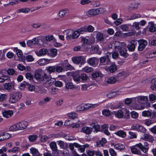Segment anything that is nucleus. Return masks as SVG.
<instances>
[{
    "label": "nucleus",
    "instance_id": "72a5a7b5",
    "mask_svg": "<svg viewBox=\"0 0 156 156\" xmlns=\"http://www.w3.org/2000/svg\"><path fill=\"white\" fill-rule=\"evenodd\" d=\"M96 37L97 39L99 41H103L104 40L103 33L100 32H98L97 33Z\"/></svg>",
    "mask_w": 156,
    "mask_h": 156
},
{
    "label": "nucleus",
    "instance_id": "f257e3e1",
    "mask_svg": "<svg viewBox=\"0 0 156 156\" xmlns=\"http://www.w3.org/2000/svg\"><path fill=\"white\" fill-rule=\"evenodd\" d=\"M34 77L36 79L39 81H43L48 78V76L45 73H43L41 71H37L35 72Z\"/></svg>",
    "mask_w": 156,
    "mask_h": 156
},
{
    "label": "nucleus",
    "instance_id": "4468645a",
    "mask_svg": "<svg viewBox=\"0 0 156 156\" xmlns=\"http://www.w3.org/2000/svg\"><path fill=\"white\" fill-rule=\"evenodd\" d=\"M144 138L143 139L145 140L153 143L154 140V137L153 136L148 133H145L144 135Z\"/></svg>",
    "mask_w": 156,
    "mask_h": 156
},
{
    "label": "nucleus",
    "instance_id": "37998d69",
    "mask_svg": "<svg viewBox=\"0 0 156 156\" xmlns=\"http://www.w3.org/2000/svg\"><path fill=\"white\" fill-rule=\"evenodd\" d=\"M89 147V145L88 144H86L83 145H80V146L77 148H78V150H79L81 152H83L85 151V148L86 147Z\"/></svg>",
    "mask_w": 156,
    "mask_h": 156
},
{
    "label": "nucleus",
    "instance_id": "f3484780",
    "mask_svg": "<svg viewBox=\"0 0 156 156\" xmlns=\"http://www.w3.org/2000/svg\"><path fill=\"white\" fill-rule=\"evenodd\" d=\"M38 43V40L36 38H34L32 40H28L27 44L28 46H30L33 44H37Z\"/></svg>",
    "mask_w": 156,
    "mask_h": 156
},
{
    "label": "nucleus",
    "instance_id": "e2e57ef3",
    "mask_svg": "<svg viewBox=\"0 0 156 156\" xmlns=\"http://www.w3.org/2000/svg\"><path fill=\"white\" fill-rule=\"evenodd\" d=\"M109 152L111 156H116L117 153L112 148H110L109 150Z\"/></svg>",
    "mask_w": 156,
    "mask_h": 156
},
{
    "label": "nucleus",
    "instance_id": "a878e982",
    "mask_svg": "<svg viewBox=\"0 0 156 156\" xmlns=\"http://www.w3.org/2000/svg\"><path fill=\"white\" fill-rule=\"evenodd\" d=\"M4 88L6 90H9L11 89L13 87V84L11 83H8L3 84Z\"/></svg>",
    "mask_w": 156,
    "mask_h": 156
},
{
    "label": "nucleus",
    "instance_id": "c9c22d12",
    "mask_svg": "<svg viewBox=\"0 0 156 156\" xmlns=\"http://www.w3.org/2000/svg\"><path fill=\"white\" fill-rule=\"evenodd\" d=\"M94 69L93 68L89 67L88 66L85 67L82 69V71L83 72L89 73L92 72L93 71Z\"/></svg>",
    "mask_w": 156,
    "mask_h": 156
},
{
    "label": "nucleus",
    "instance_id": "7c9ffc66",
    "mask_svg": "<svg viewBox=\"0 0 156 156\" xmlns=\"http://www.w3.org/2000/svg\"><path fill=\"white\" fill-rule=\"evenodd\" d=\"M85 110H87L90 108H95L98 106L97 104H83Z\"/></svg>",
    "mask_w": 156,
    "mask_h": 156
},
{
    "label": "nucleus",
    "instance_id": "4d7b16f0",
    "mask_svg": "<svg viewBox=\"0 0 156 156\" xmlns=\"http://www.w3.org/2000/svg\"><path fill=\"white\" fill-rule=\"evenodd\" d=\"M73 39H76L79 36L80 34L77 30L75 31L72 30Z\"/></svg>",
    "mask_w": 156,
    "mask_h": 156
},
{
    "label": "nucleus",
    "instance_id": "49530a36",
    "mask_svg": "<svg viewBox=\"0 0 156 156\" xmlns=\"http://www.w3.org/2000/svg\"><path fill=\"white\" fill-rule=\"evenodd\" d=\"M79 34L80 35V34H83L85 32H86V27H81L77 30Z\"/></svg>",
    "mask_w": 156,
    "mask_h": 156
},
{
    "label": "nucleus",
    "instance_id": "338daca9",
    "mask_svg": "<svg viewBox=\"0 0 156 156\" xmlns=\"http://www.w3.org/2000/svg\"><path fill=\"white\" fill-rule=\"evenodd\" d=\"M131 115L132 118H137L138 116V114L135 111H132L131 112Z\"/></svg>",
    "mask_w": 156,
    "mask_h": 156
},
{
    "label": "nucleus",
    "instance_id": "c03bdc74",
    "mask_svg": "<svg viewBox=\"0 0 156 156\" xmlns=\"http://www.w3.org/2000/svg\"><path fill=\"white\" fill-rule=\"evenodd\" d=\"M78 147L80 146V144L76 143H73L69 144V147L70 149L72 150H73L74 149V147Z\"/></svg>",
    "mask_w": 156,
    "mask_h": 156
},
{
    "label": "nucleus",
    "instance_id": "5701e85b",
    "mask_svg": "<svg viewBox=\"0 0 156 156\" xmlns=\"http://www.w3.org/2000/svg\"><path fill=\"white\" fill-rule=\"evenodd\" d=\"M106 140L104 138H102L101 140L98 141L97 142V145L100 147L103 146L105 144L107 143Z\"/></svg>",
    "mask_w": 156,
    "mask_h": 156
},
{
    "label": "nucleus",
    "instance_id": "20e7f679",
    "mask_svg": "<svg viewBox=\"0 0 156 156\" xmlns=\"http://www.w3.org/2000/svg\"><path fill=\"white\" fill-rule=\"evenodd\" d=\"M148 144L147 142H145L143 145L141 143L136 144L135 146L139 148L143 152L146 153L148 151L149 147L148 146Z\"/></svg>",
    "mask_w": 156,
    "mask_h": 156
},
{
    "label": "nucleus",
    "instance_id": "2f4dec72",
    "mask_svg": "<svg viewBox=\"0 0 156 156\" xmlns=\"http://www.w3.org/2000/svg\"><path fill=\"white\" fill-rule=\"evenodd\" d=\"M101 73L98 71L93 73L91 74V78L92 79H95L99 76H101Z\"/></svg>",
    "mask_w": 156,
    "mask_h": 156
},
{
    "label": "nucleus",
    "instance_id": "aec40b11",
    "mask_svg": "<svg viewBox=\"0 0 156 156\" xmlns=\"http://www.w3.org/2000/svg\"><path fill=\"white\" fill-rule=\"evenodd\" d=\"M90 126L92 130L93 129H94V132L95 133H97L100 131V126L97 123H92L91 124Z\"/></svg>",
    "mask_w": 156,
    "mask_h": 156
},
{
    "label": "nucleus",
    "instance_id": "2eb2a0df",
    "mask_svg": "<svg viewBox=\"0 0 156 156\" xmlns=\"http://www.w3.org/2000/svg\"><path fill=\"white\" fill-rule=\"evenodd\" d=\"M67 12V10L66 9H62L60 10L58 13L59 18H55V20L56 21L59 20L60 18L62 19L64 18Z\"/></svg>",
    "mask_w": 156,
    "mask_h": 156
},
{
    "label": "nucleus",
    "instance_id": "39448f33",
    "mask_svg": "<svg viewBox=\"0 0 156 156\" xmlns=\"http://www.w3.org/2000/svg\"><path fill=\"white\" fill-rule=\"evenodd\" d=\"M137 42L139 44L138 49L140 51H142L144 49L147 44V41L143 39L137 41Z\"/></svg>",
    "mask_w": 156,
    "mask_h": 156
},
{
    "label": "nucleus",
    "instance_id": "9d476101",
    "mask_svg": "<svg viewBox=\"0 0 156 156\" xmlns=\"http://www.w3.org/2000/svg\"><path fill=\"white\" fill-rule=\"evenodd\" d=\"M110 62V60L109 58L107 56L102 57L100 58V63L101 65H108Z\"/></svg>",
    "mask_w": 156,
    "mask_h": 156
},
{
    "label": "nucleus",
    "instance_id": "4be33fe9",
    "mask_svg": "<svg viewBox=\"0 0 156 156\" xmlns=\"http://www.w3.org/2000/svg\"><path fill=\"white\" fill-rule=\"evenodd\" d=\"M106 82L109 84H113L115 83L117 80L116 78L114 76H110L108 77L105 79Z\"/></svg>",
    "mask_w": 156,
    "mask_h": 156
},
{
    "label": "nucleus",
    "instance_id": "8fccbe9b",
    "mask_svg": "<svg viewBox=\"0 0 156 156\" xmlns=\"http://www.w3.org/2000/svg\"><path fill=\"white\" fill-rule=\"evenodd\" d=\"M57 50L56 49H52L50 50V55L52 57H55L57 55Z\"/></svg>",
    "mask_w": 156,
    "mask_h": 156
},
{
    "label": "nucleus",
    "instance_id": "f03ea898",
    "mask_svg": "<svg viewBox=\"0 0 156 156\" xmlns=\"http://www.w3.org/2000/svg\"><path fill=\"white\" fill-rule=\"evenodd\" d=\"M105 11L104 8H100L97 9H93L90 10L87 13L88 16H92L99 14L104 13Z\"/></svg>",
    "mask_w": 156,
    "mask_h": 156
},
{
    "label": "nucleus",
    "instance_id": "bf43d9fd",
    "mask_svg": "<svg viewBox=\"0 0 156 156\" xmlns=\"http://www.w3.org/2000/svg\"><path fill=\"white\" fill-rule=\"evenodd\" d=\"M28 144L26 141H24L22 144L21 147L23 151L27 149Z\"/></svg>",
    "mask_w": 156,
    "mask_h": 156
},
{
    "label": "nucleus",
    "instance_id": "ddd939ff",
    "mask_svg": "<svg viewBox=\"0 0 156 156\" xmlns=\"http://www.w3.org/2000/svg\"><path fill=\"white\" fill-rule=\"evenodd\" d=\"M80 131L87 135L90 134L92 132V129L89 126H84L82 128Z\"/></svg>",
    "mask_w": 156,
    "mask_h": 156
},
{
    "label": "nucleus",
    "instance_id": "ea45409f",
    "mask_svg": "<svg viewBox=\"0 0 156 156\" xmlns=\"http://www.w3.org/2000/svg\"><path fill=\"white\" fill-rule=\"evenodd\" d=\"M149 25H150L149 28L150 31L152 32H153L155 31L156 30V25H154L152 22L150 23Z\"/></svg>",
    "mask_w": 156,
    "mask_h": 156
},
{
    "label": "nucleus",
    "instance_id": "de8ad7c7",
    "mask_svg": "<svg viewBox=\"0 0 156 156\" xmlns=\"http://www.w3.org/2000/svg\"><path fill=\"white\" fill-rule=\"evenodd\" d=\"M67 115L69 117L71 118L72 119H74L77 116V114L73 112L69 113Z\"/></svg>",
    "mask_w": 156,
    "mask_h": 156
},
{
    "label": "nucleus",
    "instance_id": "1a4fd4ad",
    "mask_svg": "<svg viewBox=\"0 0 156 156\" xmlns=\"http://www.w3.org/2000/svg\"><path fill=\"white\" fill-rule=\"evenodd\" d=\"M137 43V40H132L130 42V44L127 45L128 50L131 51H133L135 50L136 45Z\"/></svg>",
    "mask_w": 156,
    "mask_h": 156
},
{
    "label": "nucleus",
    "instance_id": "09e8293b",
    "mask_svg": "<svg viewBox=\"0 0 156 156\" xmlns=\"http://www.w3.org/2000/svg\"><path fill=\"white\" fill-rule=\"evenodd\" d=\"M37 137V136L36 135L34 134L29 136L28 139L30 142H33L35 141Z\"/></svg>",
    "mask_w": 156,
    "mask_h": 156
},
{
    "label": "nucleus",
    "instance_id": "680f3d73",
    "mask_svg": "<svg viewBox=\"0 0 156 156\" xmlns=\"http://www.w3.org/2000/svg\"><path fill=\"white\" fill-rule=\"evenodd\" d=\"M120 28L123 31H127L128 29V27L126 24L122 25L120 26Z\"/></svg>",
    "mask_w": 156,
    "mask_h": 156
},
{
    "label": "nucleus",
    "instance_id": "423d86ee",
    "mask_svg": "<svg viewBox=\"0 0 156 156\" xmlns=\"http://www.w3.org/2000/svg\"><path fill=\"white\" fill-rule=\"evenodd\" d=\"M27 86V88L30 91H34L35 89V87L33 85H30L28 83L24 81L20 84V90H23Z\"/></svg>",
    "mask_w": 156,
    "mask_h": 156
},
{
    "label": "nucleus",
    "instance_id": "0eeeda50",
    "mask_svg": "<svg viewBox=\"0 0 156 156\" xmlns=\"http://www.w3.org/2000/svg\"><path fill=\"white\" fill-rule=\"evenodd\" d=\"M19 92L11 94L9 99V101L11 103H14L16 102L19 99Z\"/></svg>",
    "mask_w": 156,
    "mask_h": 156
},
{
    "label": "nucleus",
    "instance_id": "7ed1b4c3",
    "mask_svg": "<svg viewBox=\"0 0 156 156\" xmlns=\"http://www.w3.org/2000/svg\"><path fill=\"white\" fill-rule=\"evenodd\" d=\"M72 61L76 64L80 63L81 65H83L86 62L85 58L81 56L74 57L72 58Z\"/></svg>",
    "mask_w": 156,
    "mask_h": 156
},
{
    "label": "nucleus",
    "instance_id": "6ab92c4d",
    "mask_svg": "<svg viewBox=\"0 0 156 156\" xmlns=\"http://www.w3.org/2000/svg\"><path fill=\"white\" fill-rule=\"evenodd\" d=\"M135 146H133L130 147L132 153L133 154L139 155H141V153L140 150L135 147Z\"/></svg>",
    "mask_w": 156,
    "mask_h": 156
},
{
    "label": "nucleus",
    "instance_id": "13d9d810",
    "mask_svg": "<svg viewBox=\"0 0 156 156\" xmlns=\"http://www.w3.org/2000/svg\"><path fill=\"white\" fill-rule=\"evenodd\" d=\"M10 78L6 76H2L0 77V82L2 83L4 82L5 80H8L10 81Z\"/></svg>",
    "mask_w": 156,
    "mask_h": 156
},
{
    "label": "nucleus",
    "instance_id": "5fc2aeb1",
    "mask_svg": "<svg viewBox=\"0 0 156 156\" xmlns=\"http://www.w3.org/2000/svg\"><path fill=\"white\" fill-rule=\"evenodd\" d=\"M146 129L143 126L139 125L138 131H140L144 133H145L146 132Z\"/></svg>",
    "mask_w": 156,
    "mask_h": 156
},
{
    "label": "nucleus",
    "instance_id": "c756f323",
    "mask_svg": "<svg viewBox=\"0 0 156 156\" xmlns=\"http://www.w3.org/2000/svg\"><path fill=\"white\" fill-rule=\"evenodd\" d=\"M115 134L118 136L124 138L126 136V132L123 130H120L115 132Z\"/></svg>",
    "mask_w": 156,
    "mask_h": 156
},
{
    "label": "nucleus",
    "instance_id": "a19ab883",
    "mask_svg": "<svg viewBox=\"0 0 156 156\" xmlns=\"http://www.w3.org/2000/svg\"><path fill=\"white\" fill-rule=\"evenodd\" d=\"M74 80L76 82H78L80 80L81 77L80 75L77 73H75L73 75Z\"/></svg>",
    "mask_w": 156,
    "mask_h": 156
},
{
    "label": "nucleus",
    "instance_id": "79ce46f5",
    "mask_svg": "<svg viewBox=\"0 0 156 156\" xmlns=\"http://www.w3.org/2000/svg\"><path fill=\"white\" fill-rule=\"evenodd\" d=\"M142 115L145 117H153L152 113L149 111H143L142 113Z\"/></svg>",
    "mask_w": 156,
    "mask_h": 156
},
{
    "label": "nucleus",
    "instance_id": "bb28decb",
    "mask_svg": "<svg viewBox=\"0 0 156 156\" xmlns=\"http://www.w3.org/2000/svg\"><path fill=\"white\" fill-rule=\"evenodd\" d=\"M20 129V124L17 123L11 126L9 128L10 131H14L19 130Z\"/></svg>",
    "mask_w": 156,
    "mask_h": 156
},
{
    "label": "nucleus",
    "instance_id": "052dcab7",
    "mask_svg": "<svg viewBox=\"0 0 156 156\" xmlns=\"http://www.w3.org/2000/svg\"><path fill=\"white\" fill-rule=\"evenodd\" d=\"M45 40L47 41H50L53 40H55L54 37L52 35H48L45 37Z\"/></svg>",
    "mask_w": 156,
    "mask_h": 156
},
{
    "label": "nucleus",
    "instance_id": "6e6552de",
    "mask_svg": "<svg viewBox=\"0 0 156 156\" xmlns=\"http://www.w3.org/2000/svg\"><path fill=\"white\" fill-rule=\"evenodd\" d=\"M87 63L90 66H94L97 65L98 63L99 59L96 57L89 58L87 60Z\"/></svg>",
    "mask_w": 156,
    "mask_h": 156
},
{
    "label": "nucleus",
    "instance_id": "58836bf2",
    "mask_svg": "<svg viewBox=\"0 0 156 156\" xmlns=\"http://www.w3.org/2000/svg\"><path fill=\"white\" fill-rule=\"evenodd\" d=\"M46 69L50 74L51 73H54L55 71L56 67L55 66H49L46 68Z\"/></svg>",
    "mask_w": 156,
    "mask_h": 156
},
{
    "label": "nucleus",
    "instance_id": "603ef678",
    "mask_svg": "<svg viewBox=\"0 0 156 156\" xmlns=\"http://www.w3.org/2000/svg\"><path fill=\"white\" fill-rule=\"evenodd\" d=\"M76 110L77 112L84 111L83 104H81L78 106L76 108Z\"/></svg>",
    "mask_w": 156,
    "mask_h": 156
},
{
    "label": "nucleus",
    "instance_id": "b1692460",
    "mask_svg": "<svg viewBox=\"0 0 156 156\" xmlns=\"http://www.w3.org/2000/svg\"><path fill=\"white\" fill-rule=\"evenodd\" d=\"M50 60L46 58L40 59L38 61V63L41 66H44L49 63Z\"/></svg>",
    "mask_w": 156,
    "mask_h": 156
},
{
    "label": "nucleus",
    "instance_id": "dca6fc26",
    "mask_svg": "<svg viewBox=\"0 0 156 156\" xmlns=\"http://www.w3.org/2000/svg\"><path fill=\"white\" fill-rule=\"evenodd\" d=\"M2 114L3 116L6 118L10 117L13 114V112L12 111L4 110L2 112Z\"/></svg>",
    "mask_w": 156,
    "mask_h": 156
},
{
    "label": "nucleus",
    "instance_id": "f704fd0d",
    "mask_svg": "<svg viewBox=\"0 0 156 156\" xmlns=\"http://www.w3.org/2000/svg\"><path fill=\"white\" fill-rule=\"evenodd\" d=\"M50 146L52 150L55 152H57V149L56 144L55 142H51L50 144Z\"/></svg>",
    "mask_w": 156,
    "mask_h": 156
},
{
    "label": "nucleus",
    "instance_id": "f8f14e48",
    "mask_svg": "<svg viewBox=\"0 0 156 156\" xmlns=\"http://www.w3.org/2000/svg\"><path fill=\"white\" fill-rule=\"evenodd\" d=\"M47 80L43 84L44 86L46 87L51 85L55 81L54 78H50L48 76V78L46 79Z\"/></svg>",
    "mask_w": 156,
    "mask_h": 156
},
{
    "label": "nucleus",
    "instance_id": "c85d7f7f",
    "mask_svg": "<svg viewBox=\"0 0 156 156\" xmlns=\"http://www.w3.org/2000/svg\"><path fill=\"white\" fill-rule=\"evenodd\" d=\"M114 114L115 116L118 118H122L123 116V113L121 110H119L117 112H114Z\"/></svg>",
    "mask_w": 156,
    "mask_h": 156
},
{
    "label": "nucleus",
    "instance_id": "473e14b6",
    "mask_svg": "<svg viewBox=\"0 0 156 156\" xmlns=\"http://www.w3.org/2000/svg\"><path fill=\"white\" fill-rule=\"evenodd\" d=\"M47 52V50L44 48L41 49L39 52L36 53V54L38 56H41L42 55H44L46 54Z\"/></svg>",
    "mask_w": 156,
    "mask_h": 156
},
{
    "label": "nucleus",
    "instance_id": "a18cd8bd",
    "mask_svg": "<svg viewBox=\"0 0 156 156\" xmlns=\"http://www.w3.org/2000/svg\"><path fill=\"white\" fill-rule=\"evenodd\" d=\"M140 17V15L139 14L133 13L130 17V20H133Z\"/></svg>",
    "mask_w": 156,
    "mask_h": 156
},
{
    "label": "nucleus",
    "instance_id": "a211bd4d",
    "mask_svg": "<svg viewBox=\"0 0 156 156\" xmlns=\"http://www.w3.org/2000/svg\"><path fill=\"white\" fill-rule=\"evenodd\" d=\"M30 150L33 156H42V154H40L38 150L35 148L32 147Z\"/></svg>",
    "mask_w": 156,
    "mask_h": 156
},
{
    "label": "nucleus",
    "instance_id": "9b49d317",
    "mask_svg": "<svg viewBox=\"0 0 156 156\" xmlns=\"http://www.w3.org/2000/svg\"><path fill=\"white\" fill-rule=\"evenodd\" d=\"M136 103L137 102L140 105V103L143 101H148V98L147 96H140L135 98Z\"/></svg>",
    "mask_w": 156,
    "mask_h": 156
},
{
    "label": "nucleus",
    "instance_id": "864d4df0",
    "mask_svg": "<svg viewBox=\"0 0 156 156\" xmlns=\"http://www.w3.org/2000/svg\"><path fill=\"white\" fill-rule=\"evenodd\" d=\"M119 53L121 55L125 57L126 56L127 53L126 50L123 48L122 49H120Z\"/></svg>",
    "mask_w": 156,
    "mask_h": 156
},
{
    "label": "nucleus",
    "instance_id": "e433bc0d",
    "mask_svg": "<svg viewBox=\"0 0 156 156\" xmlns=\"http://www.w3.org/2000/svg\"><path fill=\"white\" fill-rule=\"evenodd\" d=\"M21 126H20V130H23L26 128L28 126L27 122L25 121H23L20 122Z\"/></svg>",
    "mask_w": 156,
    "mask_h": 156
},
{
    "label": "nucleus",
    "instance_id": "69168bd1",
    "mask_svg": "<svg viewBox=\"0 0 156 156\" xmlns=\"http://www.w3.org/2000/svg\"><path fill=\"white\" fill-rule=\"evenodd\" d=\"M149 98L150 101H154L156 100V96L153 94H151L149 95Z\"/></svg>",
    "mask_w": 156,
    "mask_h": 156
},
{
    "label": "nucleus",
    "instance_id": "6e6d98bb",
    "mask_svg": "<svg viewBox=\"0 0 156 156\" xmlns=\"http://www.w3.org/2000/svg\"><path fill=\"white\" fill-rule=\"evenodd\" d=\"M140 23L138 22H134L132 25V27L133 28H134L136 30H138L140 28L139 27Z\"/></svg>",
    "mask_w": 156,
    "mask_h": 156
},
{
    "label": "nucleus",
    "instance_id": "4c0bfd02",
    "mask_svg": "<svg viewBox=\"0 0 156 156\" xmlns=\"http://www.w3.org/2000/svg\"><path fill=\"white\" fill-rule=\"evenodd\" d=\"M115 149L118 150L124 149L125 147L124 145L120 144H117L114 145Z\"/></svg>",
    "mask_w": 156,
    "mask_h": 156
},
{
    "label": "nucleus",
    "instance_id": "0e129e2a",
    "mask_svg": "<svg viewBox=\"0 0 156 156\" xmlns=\"http://www.w3.org/2000/svg\"><path fill=\"white\" fill-rule=\"evenodd\" d=\"M86 32H92L94 30V28L92 26L90 25L88 26L87 27H86Z\"/></svg>",
    "mask_w": 156,
    "mask_h": 156
},
{
    "label": "nucleus",
    "instance_id": "cd10ccee",
    "mask_svg": "<svg viewBox=\"0 0 156 156\" xmlns=\"http://www.w3.org/2000/svg\"><path fill=\"white\" fill-rule=\"evenodd\" d=\"M109 71L111 73H113L117 69L116 65L114 63H112L109 67Z\"/></svg>",
    "mask_w": 156,
    "mask_h": 156
},
{
    "label": "nucleus",
    "instance_id": "412c9836",
    "mask_svg": "<svg viewBox=\"0 0 156 156\" xmlns=\"http://www.w3.org/2000/svg\"><path fill=\"white\" fill-rule=\"evenodd\" d=\"M64 33H65L66 34V38L67 40H69L72 39H73V33L72 30H65Z\"/></svg>",
    "mask_w": 156,
    "mask_h": 156
},
{
    "label": "nucleus",
    "instance_id": "3c124183",
    "mask_svg": "<svg viewBox=\"0 0 156 156\" xmlns=\"http://www.w3.org/2000/svg\"><path fill=\"white\" fill-rule=\"evenodd\" d=\"M2 134L3 136V140H5L9 139L11 136V134L8 133H2Z\"/></svg>",
    "mask_w": 156,
    "mask_h": 156
},
{
    "label": "nucleus",
    "instance_id": "393cba45",
    "mask_svg": "<svg viewBox=\"0 0 156 156\" xmlns=\"http://www.w3.org/2000/svg\"><path fill=\"white\" fill-rule=\"evenodd\" d=\"M57 143L61 148L65 149L68 147V144L66 143H64L62 141L58 140L57 141Z\"/></svg>",
    "mask_w": 156,
    "mask_h": 156
},
{
    "label": "nucleus",
    "instance_id": "774afa93",
    "mask_svg": "<svg viewBox=\"0 0 156 156\" xmlns=\"http://www.w3.org/2000/svg\"><path fill=\"white\" fill-rule=\"evenodd\" d=\"M102 114L106 116H108L110 115V112L108 109L104 110L102 111Z\"/></svg>",
    "mask_w": 156,
    "mask_h": 156
}]
</instances>
